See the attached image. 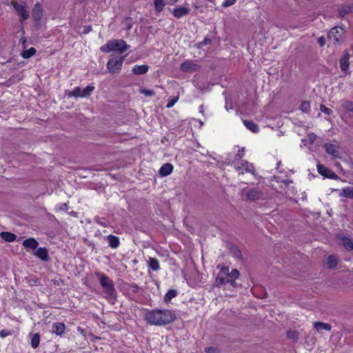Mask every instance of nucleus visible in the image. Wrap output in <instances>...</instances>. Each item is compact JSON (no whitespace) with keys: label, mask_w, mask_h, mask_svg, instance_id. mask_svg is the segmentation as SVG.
Returning a JSON list of instances; mask_svg holds the SVG:
<instances>
[{"label":"nucleus","mask_w":353,"mask_h":353,"mask_svg":"<svg viewBox=\"0 0 353 353\" xmlns=\"http://www.w3.org/2000/svg\"><path fill=\"white\" fill-rule=\"evenodd\" d=\"M353 12V3L343 6L339 9L341 17H344L347 14Z\"/></svg>","instance_id":"c756f323"},{"label":"nucleus","mask_w":353,"mask_h":353,"mask_svg":"<svg viewBox=\"0 0 353 353\" xmlns=\"http://www.w3.org/2000/svg\"><path fill=\"white\" fill-rule=\"evenodd\" d=\"M43 17V9L40 3L37 2L32 9V18L34 21L39 22Z\"/></svg>","instance_id":"4468645a"},{"label":"nucleus","mask_w":353,"mask_h":353,"mask_svg":"<svg viewBox=\"0 0 353 353\" xmlns=\"http://www.w3.org/2000/svg\"><path fill=\"white\" fill-rule=\"evenodd\" d=\"M325 151L330 155H332L333 157H336L338 156V151L336 146L332 143H326L325 145Z\"/></svg>","instance_id":"5701e85b"},{"label":"nucleus","mask_w":353,"mask_h":353,"mask_svg":"<svg viewBox=\"0 0 353 353\" xmlns=\"http://www.w3.org/2000/svg\"><path fill=\"white\" fill-rule=\"evenodd\" d=\"M31 285H37L39 284V281L37 279H32L29 281Z\"/></svg>","instance_id":"603ef678"},{"label":"nucleus","mask_w":353,"mask_h":353,"mask_svg":"<svg viewBox=\"0 0 353 353\" xmlns=\"http://www.w3.org/2000/svg\"><path fill=\"white\" fill-rule=\"evenodd\" d=\"M100 275V284L103 288L107 296L112 298L116 295V289L114 288V281L108 276L103 274Z\"/></svg>","instance_id":"f03ea898"},{"label":"nucleus","mask_w":353,"mask_h":353,"mask_svg":"<svg viewBox=\"0 0 353 353\" xmlns=\"http://www.w3.org/2000/svg\"><path fill=\"white\" fill-rule=\"evenodd\" d=\"M240 276L239 272L236 269H234L230 272V281L229 283L232 288H236L238 285L236 282V279Z\"/></svg>","instance_id":"6ab92c4d"},{"label":"nucleus","mask_w":353,"mask_h":353,"mask_svg":"<svg viewBox=\"0 0 353 353\" xmlns=\"http://www.w3.org/2000/svg\"><path fill=\"white\" fill-rule=\"evenodd\" d=\"M236 0H225V1L222 3L223 7H228L234 5Z\"/></svg>","instance_id":"a18cd8bd"},{"label":"nucleus","mask_w":353,"mask_h":353,"mask_svg":"<svg viewBox=\"0 0 353 353\" xmlns=\"http://www.w3.org/2000/svg\"><path fill=\"white\" fill-rule=\"evenodd\" d=\"M178 293L176 290L172 289L168 291L164 296V301L169 303L173 298L177 296Z\"/></svg>","instance_id":"2f4dec72"},{"label":"nucleus","mask_w":353,"mask_h":353,"mask_svg":"<svg viewBox=\"0 0 353 353\" xmlns=\"http://www.w3.org/2000/svg\"><path fill=\"white\" fill-rule=\"evenodd\" d=\"M36 53V50L34 48L32 47L29 48L28 50L22 52L21 55L24 59H28L33 56Z\"/></svg>","instance_id":"c9c22d12"},{"label":"nucleus","mask_w":353,"mask_h":353,"mask_svg":"<svg viewBox=\"0 0 353 353\" xmlns=\"http://www.w3.org/2000/svg\"><path fill=\"white\" fill-rule=\"evenodd\" d=\"M314 327L317 332H321L323 330L330 331L331 330V325L330 324L322 322H315Z\"/></svg>","instance_id":"bb28decb"},{"label":"nucleus","mask_w":353,"mask_h":353,"mask_svg":"<svg viewBox=\"0 0 353 353\" xmlns=\"http://www.w3.org/2000/svg\"><path fill=\"white\" fill-rule=\"evenodd\" d=\"M173 165L171 163H165L159 169V174L163 176H168L172 173Z\"/></svg>","instance_id":"a211bd4d"},{"label":"nucleus","mask_w":353,"mask_h":353,"mask_svg":"<svg viewBox=\"0 0 353 353\" xmlns=\"http://www.w3.org/2000/svg\"><path fill=\"white\" fill-rule=\"evenodd\" d=\"M130 289L132 292L137 293L139 290V287L137 284L133 283V284H131Z\"/></svg>","instance_id":"8fccbe9b"},{"label":"nucleus","mask_w":353,"mask_h":353,"mask_svg":"<svg viewBox=\"0 0 353 353\" xmlns=\"http://www.w3.org/2000/svg\"><path fill=\"white\" fill-rule=\"evenodd\" d=\"M148 267L154 271H157L160 269L159 261L155 258H149L148 261Z\"/></svg>","instance_id":"a878e982"},{"label":"nucleus","mask_w":353,"mask_h":353,"mask_svg":"<svg viewBox=\"0 0 353 353\" xmlns=\"http://www.w3.org/2000/svg\"><path fill=\"white\" fill-rule=\"evenodd\" d=\"M59 210L66 211L68 210V205L65 203H63L57 205Z\"/></svg>","instance_id":"de8ad7c7"},{"label":"nucleus","mask_w":353,"mask_h":353,"mask_svg":"<svg viewBox=\"0 0 353 353\" xmlns=\"http://www.w3.org/2000/svg\"><path fill=\"white\" fill-rule=\"evenodd\" d=\"M39 243L38 242L33 238H30L26 239L23 242V245L26 248H30L32 250H34L37 248Z\"/></svg>","instance_id":"4be33fe9"},{"label":"nucleus","mask_w":353,"mask_h":353,"mask_svg":"<svg viewBox=\"0 0 353 353\" xmlns=\"http://www.w3.org/2000/svg\"><path fill=\"white\" fill-rule=\"evenodd\" d=\"M199 112L201 113L202 114H203L204 113V108L203 105H201L199 106Z\"/></svg>","instance_id":"864d4df0"},{"label":"nucleus","mask_w":353,"mask_h":353,"mask_svg":"<svg viewBox=\"0 0 353 353\" xmlns=\"http://www.w3.org/2000/svg\"><path fill=\"white\" fill-rule=\"evenodd\" d=\"M94 85L93 84H89L85 88H81L80 87H75L73 90L68 94L69 97H87L90 96L94 90Z\"/></svg>","instance_id":"39448f33"},{"label":"nucleus","mask_w":353,"mask_h":353,"mask_svg":"<svg viewBox=\"0 0 353 353\" xmlns=\"http://www.w3.org/2000/svg\"><path fill=\"white\" fill-rule=\"evenodd\" d=\"M180 68L183 72H192L198 70L200 66L193 61L187 60L181 64Z\"/></svg>","instance_id":"9d476101"},{"label":"nucleus","mask_w":353,"mask_h":353,"mask_svg":"<svg viewBox=\"0 0 353 353\" xmlns=\"http://www.w3.org/2000/svg\"><path fill=\"white\" fill-rule=\"evenodd\" d=\"M205 352L207 353H218L217 349L214 347H209L205 348Z\"/></svg>","instance_id":"09e8293b"},{"label":"nucleus","mask_w":353,"mask_h":353,"mask_svg":"<svg viewBox=\"0 0 353 353\" xmlns=\"http://www.w3.org/2000/svg\"><path fill=\"white\" fill-rule=\"evenodd\" d=\"M341 106L344 110L353 112V102L352 101H344L342 102Z\"/></svg>","instance_id":"72a5a7b5"},{"label":"nucleus","mask_w":353,"mask_h":353,"mask_svg":"<svg viewBox=\"0 0 353 353\" xmlns=\"http://www.w3.org/2000/svg\"><path fill=\"white\" fill-rule=\"evenodd\" d=\"M34 254L44 261H47L49 259L48 251L46 248H38L34 252Z\"/></svg>","instance_id":"dca6fc26"},{"label":"nucleus","mask_w":353,"mask_h":353,"mask_svg":"<svg viewBox=\"0 0 353 353\" xmlns=\"http://www.w3.org/2000/svg\"><path fill=\"white\" fill-rule=\"evenodd\" d=\"M90 30V27H85L84 33H88Z\"/></svg>","instance_id":"5fc2aeb1"},{"label":"nucleus","mask_w":353,"mask_h":353,"mask_svg":"<svg viewBox=\"0 0 353 353\" xmlns=\"http://www.w3.org/2000/svg\"><path fill=\"white\" fill-rule=\"evenodd\" d=\"M149 70L147 65H135L132 68V72L134 74L140 75L145 74Z\"/></svg>","instance_id":"aec40b11"},{"label":"nucleus","mask_w":353,"mask_h":353,"mask_svg":"<svg viewBox=\"0 0 353 353\" xmlns=\"http://www.w3.org/2000/svg\"><path fill=\"white\" fill-rule=\"evenodd\" d=\"M0 336H2V337H4L6 336V334L3 332V331H1V333H0Z\"/></svg>","instance_id":"4d7b16f0"},{"label":"nucleus","mask_w":353,"mask_h":353,"mask_svg":"<svg viewBox=\"0 0 353 353\" xmlns=\"http://www.w3.org/2000/svg\"><path fill=\"white\" fill-rule=\"evenodd\" d=\"M100 50L101 52H110L112 51V49H111V47L109 46V41L104 46H102L101 48H100Z\"/></svg>","instance_id":"79ce46f5"},{"label":"nucleus","mask_w":353,"mask_h":353,"mask_svg":"<svg viewBox=\"0 0 353 353\" xmlns=\"http://www.w3.org/2000/svg\"><path fill=\"white\" fill-rule=\"evenodd\" d=\"M179 100V96L170 99L168 104L166 105V108H171L172 107H173L174 105V104L178 101Z\"/></svg>","instance_id":"ea45409f"},{"label":"nucleus","mask_w":353,"mask_h":353,"mask_svg":"<svg viewBox=\"0 0 353 353\" xmlns=\"http://www.w3.org/2000/svg\"><path fill=\"white\" fill-rule=\"evenodd\" d=\"M338 264V258L335 255H330L327 257L325 265L328 268H333Z\"/></svg>","instance_id":"b1692460"},{"label":"nucleus","mask_w":353,"mask_h":353,"mask_svg":"<svg viewBox=\"0 0 353 353\" xmlns=\"http://www.w3.org/2000/svg\"><path fill=\"white\" fill-rule=\"evenodd\" d=\"M320 110H321L322 112H323V113H325V114H327V115L330 114L332 112V110H331V109H330V108H327V107H326L325 105H321V106H320Z\"/></svg>","instance_id":"37998d69"},{"label":"nucleus","mask_w":353,"mask_h":353,"mask_svg":"<svg viewBox=\"0 0 353 353\" xmlns=\"http://www.w3.org/2000/svg\"><path fill=\"white\" fill-rule=\"evenodd\" d=\"M190 10L188 4L175 8L173 9L172 14L174 17L180 19L190 12Z\"/></svg>","instance_id":"f8f14e48"},{"label":"nucleus","mask_w":353,"mask_h":353,"mask_svg":"<svg viewBox=\"0 0 353 353\" xmlns=\"http://www.w3.org/2000/svg\"><path fill=\"white\" fill-rule=\"evenodd\" d=\"M11 5L22 20L29 18V10L26 1H12Z\"/></svg>","instance_id":"20e7f679"},{"label":"nucleus","mask_w":353,"mask_h":353,"mask_svg":"<svg viewBox=\"0 0 353 353\" xmlns=\"http://www.w3.org/2000/svg\"><path fill=\"white\" fill-rule=\"evenodd\" d=\"M341 196L353 199V187L347 186L343 188L340 193Z\"/></svg>","instance_id":"cd10ccee"},{"label":"nucleus","mask_w":353,"mask_h":353,"mask_svg":"<svg viewBox=\"0 0 353 353\" xmlns=\"http://www.w3.org/2000/svg\"><path fill=\"white\" fill-rule=\"evenodd\" d=\"M236 170H240L244 169L246 172H250L252 174H255V168L253 165L245 160H241L240 163H238L235 166Z\"/></svg>","instance_id":"9b49d317"},{"label":"nucleus","mask_w":353,"mask_h":353,"mask_svg":"<svg viewBox=\"0 0 353 353\" xmlns=\"http://www.w3.org/2000/svg\"><path fill=\"white\" fill-rule=\"evenodd\" d=\"M179 0H169V3L170 4H174L176 3Z\"/></svg>","instance_id":"6e6d98bb"},{"label":"nucleus","mask_w":353,"mask_h":353,"mask_svg":"<svg viewBox=\"0 0 353 353\" xmlns=\"http://www.w3.org/2000/svg\"><path fill=\"white\" fill-rule=\"evenodd\" d=\"M0 236L2 239L7 242H13L17 238L14 234L8 232H2Z\"/></svg>","instance_id":"393cba45"},{"label":"nucleus","mask_w":353,"mask_h":353,"mask_svg":"<svg viewBox=\"0 0 353 353\" xmlns=\"http://www.w3.org/2000/svg\"><path fill=\"white\" fill-rule=\"evenodd\" d=\"M39 342H40V336L38 333H35L34 334H33L32 339H31V346L35 349L37 348L39 345Z\"/></svg>","instance_id":"473e14b6"},{"label":"nucleus","mask_w":353,"mask_h":353,"mask_svg":"<svg viewBox=\"0 0 353 353\" xmlns=\"http://www.w3.org/2000/svg\"><path fill=\"white\" fill-rule=\"evenodd\" d=\"M107 239L108 241L109 246L112 248H117L119 247L120 241L118 236H116L112 234H109L107 236Z\"/></svg>","instance_id":"412c9836"},{"label":"nucleus","mask_w":353,"mask_h":353,"mask_svg":"<svg viewBox=\"0 0 353 353\" xmlns=\"http://www.w3.org/2000/svg\"><path fill=\"white\" fill-rule=\"evenodd\" d=\"M199 123H200L201 125H203V121H201V120H199Z\"/></svg>","instance_id":"13d9d810"},{"label":"nucleus","mask_w":353,"mask_h":353,"mask_svg":"<svg viewBox=\"0 0 353 353\" xmlns=\"http://www.w3.org/2000/svg\"><path fill=\"white\" fill-rule=\"evenodd\" d=\"M230 276L229 268L225 266L221 267L215 279L216 286L223 287L225 289H227V285L230 281Z\"/></svg>","instance_id":"7ed1b4c3"},{"label":"nucleus","mask_w":353,"mask_h":353,"mask_svg":"<svg viewBox=\"0 0 353 353\" xmlns=\"http://www.w3.org/2000/svg\"><path fill=\"white\" fill-rule=\"evenodd\" d=\"M243 192L245 194L246 199L249 201H256L263 198V193L259 188L244 189Z\"/></svg>","instance_id":"6e6552de"},{"label":"nucleus","mask_w":353,"mask_h":353,"mask_svg":"<svg viewBox=\"0 0 353 353\" xmlns=\"http://www.w3.org/2000/svg\"><path fill=\"white\" fill-rule=\"evenodd\" d=\"M300 109L301 111L305 113H308L310 111V103L309 101H304L301 103Z\"/></svg>","instance_id":"e433bc0d"},{"label":"nucleus","mask_w":353,"mask_h":353,"mask_svg":"<svg viewBox=\"0 0 353 353\" xmlns=\"http://www.w3.org/2000/svg\"><path fill=\"white\" fill-rule=\"evenodd\" d=\"M94 220L96 223L103 227H107L108 225V221L104 218L96 216Z\"/></svg>","instance_id":"4c0bfd02"},{"label":"nucleus","mask_w":353,"mask_h":353,"mask_svg":"<svg viewBox=\"0 0 353 353\" xmlns=\"http://www.w3.org/2000/svg\"><path fill=\"white\" fill-rule=\"evenodd\" d=\"M109 46L111 47L112 51H118L120 54H122L130 48V46L126 44L123 39L110 41Z\"/></svg>","instance_id":"1a4fd4ad"},{"label":"nucleus","mask_w":353,"mask_h":353,"mask_svg":"<svg viewBox=\"0 0 353 353\" xmlns=\"http://www.w3.org/2000/svg\"><path fill=\"white\" fill-rule=\"evenodd\" d=\"M140 92L145 97H152L155 95V92L152 90L141 89Z\"/></svg>","instance_id":"58836bf2"},{"label":"nucleus","mask_w":353,"mask_h":353,"mask_svg":"<svg viewBox=\"0 0 353 353\" xmlns=\"http://www.w3.org/2000/svg\"><path fill=\"white\" fill-rule=\"evenodd\" d=\"M344 34L345 30L343 28L340 26L332 28L328 34V39L334 43H339L341 41Z\"/></svg>","instance_id":"0eeeda50"},{"label":"nucleus","mask_w":353,"mask_h":353,"mask_svg":"<svg viewBox=\"0 0 353 353\" xmlns=\"http://www.w3.org/2000/svg\"><path fill=\"white\" fill-rule=\"evenodd\" d=\"M175 319L174 314L169 310H153L146 313L145 319L150 325L168 324Z\"/></svg>","instance_id":"f257e3e1"},{"label":"nucleus","mask_w":353,"mask_h":353,"mask_svg":"<svg viewBox=\"0 0 353 353\" xmlns=\"http://www.w3.org/2000/svg\"><path fill=\"white\" fill-rule=\"evenodd\" d=\"M287 336L289 339H296L298 337V334H297L296 332L293 331V330L288 331Z\"/></svg>","instance_id":"a19ab883"},{"label":"nucleus","mask_w":353,"mask_h":353,"mask_svg":"<svg viewBox=\"0 0 353 353\" xmlns=\"http://www.w3.org/2000/svg\"><path fill=\"white\" fill-rule=\"evenodd\" d=\"M349 55L345 54L340 60L341 68L343 71H346L349 68Z\"/></svg>","instance_id":"7c9ffc66"},{"label":"nucleus","mask_w":353,"mask_h":353,"mask_svg":"<svg viewBox=\"0 0 353 353\" xmlns=\"http://www.w3.org/2000/svg\"><path fill=\"white\" fill-rule=\"evenodd\" d=\"M317 170L320 174L330 179H336L337 175L331 170L327 168L321 164L317 165Z\"/></svg>","instance_id":"ddd939ff"},{"label":"nucleus","mask_w":353,"mask_h":353,"mask_svg":"<svg viewBox=\"0 0 353 353\" xmlns=\"http://www.w3.org/2000/svg\"><path fill=\"white\" fill-rule=\"evenodd\" d=\"M154 5L156 11L161 12L165 6L164 0H154Z\"/></svg>","instance_id":"f704fd0d"},{"label":"nucleus","mask_w":353,"mask_h":353,"mask_svg":"<svg viewBox=\"0 0 353 353\" xmlns=\"http://www.w3.org/2000/svg\"><path fill=\"white\" fill-rule=\"evenodd\" d=\"M239 253H240V251L237 250V254L236 255L238 256V254H239Z\"/></svg>","instance_id":"052dcab7"},{"label":"nucleus","mask_w":353,"mask_h":353,"mask_svg":"<svg viewBox=\"0 0 353 353\" xmlns=\"http://www.w3.org/2000/svg\"><path fill=\"white\" fill-rule=\"evenodd\" d=\"M243 123L245 127L252 132H257L259 131L258 125L252 121L243 120Z\"/></svg>","instance_id":"c85d7f7f"},{"label":"nucleus","mask_w":353,"mask_h":353,"mask_svg":"<svg viewBox=\"0 0 353 353\" xmlns=\"http://www.w3.org/2000/svg\"><path fill=\"white\" fill-rule=\"evenodd\" d=\"M207 41H209L208 39H205V41H204V43H207Z\"/></svg>","instance_id":"bf43d9fd"},{"label":"nucleus","mask_w":353,"mask_h":353,"mask_svg":"<svg viewBox=\"0 0 353 353\" xmlns=\"http://www.w3.org/2000/svg\"><path fill=\"white\" fill-rule=\"evenodd\" d=\"M338 238L340 241V243L347 251H351L353 250V242L350 238L344 236H339Z\"/></svg>","instance_id":"2eb2a0df"},{"label":"nucleus","mask_w":353,"mask_h":353,"mask_svg":"<svg viewBox=\"0 0 353 353\" xmlns=\"http://www.w3.org/2000/svg\"><path fill=\"white\" fill-rule=\"evenodd\" d=\"M316 139V135L314 133L311 132L307 134V139L311 144L314 142Z\"/></svg>","instance_id":"c03bdc74"},{"label":"nucleus","mask_w":353,"mask_h":353,"mask_svg":"<svg viewBox=\"0 0 353 353\" xmlns=\"http://www.w3.org/2000/svg\"><path fill=\"white\" fill-rule=\"evenodd\" d=\"M124 57L110 59L107 63V68L111 73H118L121 69Z\"/></svg>","instance_id":"423d86ee"},{"label":"nucleus","mask_w":353,"mask_h":353,"mask_svg":"<svg viewBox=\"0 0 353 353\" xmlns=\"http://www.w3.org/2000/svg\"><path fill=\"white\" fill-rule=\"evenodd\" d=\"M244 155V148L239 149L238 152L236 154V159H241Z\"/></svg>","instance_id":"49530a36"},{"label":"nucleus","mask_w":353,"mask_h":353,"mask_svg":"<svg viewBox=\"0 0 353 353\" xmlns=\"http://www.w3.org/2000/svg\"><path fill=\"white\" fill-rule=\"evenodd\" d=\"M65 330V325L63 323H54L52 325V332L56 334L57 336L62 335Z\"/></svg>","instance_id":"f3484780"},{"label":"nucleus","mask_w":353,"mask_h":353,"mask_svg":"<svg viewBox=\"0 0 353 353\" xmlns=\"http://www.w3.org/2000/svg\"><path fill=\"white\" fill-rule=\"evenodd\" d=\"M318 43L320 46H323L325 44V39L323 37H321L318 39Z\"/></svg>","instance_id":"3c124183"}]
</instances>
